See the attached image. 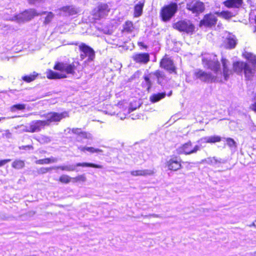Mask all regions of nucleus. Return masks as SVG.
<instances>
[{"mask_svg":"<svg viewBox=\"0 0 256 256\" xmlns=\"http://www.w3.org/2000/svg\"><path fill=\"white\" fill-rule=\"evenodd\" d=\"M202 64L204 67L210 69L214 72V74L207 72L201 70H196L194 72V77L196 79H200L205 82H223V78L227 80L232 72L228 68L230 62L226 58H222V62L223 66V71L221 72L220 64L216 55L212 54L204 56L202 59Z\"/></svg>","mask_w":256,"mask_h":256,"instance_id":"nucleus-1","label":"nucleus"},{"mask_svg":"<svg viewBox=\"0 0 256 256\" xmlns=\"http://www.w3.org/2000/svg\"><path fill=\"white\" fill-rule=\"evenodd\" d=\"M78 166L92 167L98 168H103V166L102 165H98L94 164L88 162H78L76 164H69L67 166H58L52 168H42L38 170V172L40 174H45L51 170L56 168L60 169L62 170H66L68 172H78V170L76 169V167Z\"/></svg>","mask_w":256,"mask_h":256,"instance_id":"nucleus-2","label":"nucleus"},{"mask_svg":"<svg viewBox=\"0 0 256 256\" xmlns=\"http://www.w3.org/2000/svg\"><path fill=\"white\" fill-rule=\"evenodd\" d=\"M46 12H38L34 9H29L12 17L10 18V20L12 21H15L19 24L24 23L31 20L35 16L44 14Z\"/></svg>","mask_w":256,"mask_h":256,"instance_id":"nucleus-3","label":"nucleus"},{"mask_svg":"<svg viewBox=\"0 0 256 256\" xmlns=\"http://www.w3.org/2000/svg\"><path fill=\"white\" fill-rule=\"evenodd\" d=\"M173 28L180 32L192 34L195 30L194 25L190 20H180L173 24Z\"/></svg>","mask_w":256,"mask_h":256,"instance_id":"nucleus-4","label":"nucleus"},{"mask_svg":"<svg viewBox=\"0 0 256 256\" xmlns=\"http://www.w3.org/2000/svg\"><path fill=\"white\" fill-rule=\"evenodd\" d=\"M79 66L80 63L78 61L73 62L72 64L58 62L55 64L54 68L56 70L65 72L68 74H74Z\"/></svg>","mask_w":256,"mask_h":256,"instance_id":"nucleus-5","label":"nucleus"},{"mask_svg":"<svg viewBox=\"0 0 256 256\" xmlns=\"http://www.w3.org/2000/svg\"><path fill=\"white\" fill-rule=\"evenodd\" d=\"M177 10L178 5L176 3H171L163 7L160 12L162 20L164 22L170 20Z\"/></svg>","mask_w":256,"mask_h":256,"instance_id":"nucleus-6","label":"nucleus"},{"mask_svg":"<svg viewBox=\"0 0 256 256\" xmlns=\"http://www.w3.org/2000/svg\"><path fill=\"white\" fill-rule=\"evenodd\" d=\"M68 116V114L66 112L61 113L50 112L41 116V117H44L46 118L44 121L46 126H49L52 122H58L62 118Z\"/></svg>","mask_w":256,"mask_h":256,"instance_id":"nucleus-7","label":"nucleus"},{"mask_svg":"<svg viewBox=\"0 0 256 256\" xmlns=\"http://www.w3.org/2000/svg\"><path fill=\"white\" fill-rule=\"evenodd\" d=\"M46 126L44 120H34L32 121L28 126H24V130L32 133L39 132Z\"/></svg>","mask_w":256,"mask_h":256,"instance_id":"nucleus-8","label":"nucleus"},{"mask_svg":"<svg viewBox=\"0 0 256 256\" xmlns=\"http://www.w3.org/2000/svg\"><path fill=\"white\" fill-rule=\"evenodd\" d=\"M186 8L194 14H199L204 10V6L203 2L196 0H186Z\"/></svg>","mask_w":256,"mask_h":256,"instance_id":"nucleus-9","label":"nucleus"},{"mask_svg":"<svg viewBox=\"0 0 256 256\" xmlns=\"http://www.w3.org/2000/svg\"><path fill=\"white\" fill-rule=\"evenodd\" d=\"M110 11V8L107 4H100L93 10L92 13L94 18L99 20L107 16Z\"/></svg>","mask_w":256,"mask_h":256,"instance_id":"nucleus-10","label":"nucleus"},{"mask_svg":"<svg viewBox=\"0 0 256 256\" xmlns=\"http://www.w3.org/2000/svg\"><path fill=\"white\" fill-rule=\"evenodd\" d=\"M200 148V147L198 145H196L192 148V143L190 142L183 144L178 150V151L179 154L184 153L186 154H190L196 153Z\"/></svg>","mask_w":256,"mask_h":256,"instance_id":"nucleus-11","label":"nucleus"},{"mask_svg":"<svg viewBox=\"0 0 256 256\" xmlns=\"http://www.w3.org/2000/svg\"><path fill=\"white\" fill-rule=\"evenodd\" d=\"M58 14L63 16H71L76 14L80 12L78 8L74 6H63L58 10Z\"/></svg>","mask_w":256,"mask_h":256,"instance_id":"nucleus-12","label":"nucleus"},{"mask_svg":"<svg viewBox=\"0 0 256 256\" xmlns=\"http://www.w3.org/2000/svg\"><path fill=\"white\" fill-rule=\"evenodd\" d=\"M160 66L170 73H176V68L174 64L173 61L166 56H164L160 62Z\"/></svg>","mask_w":256,"mask_h":256,"instance_id":"nucleus-13","label":"nucleus"},{"mask_svg":"<svg viewBox=\"0 0 256 256\" xmlns=\"http://www.w3.org/2000/svg\"><path fill=\"white\" fill-rule=\"evenodd\" d=\"M216 17L214 14H208L206 15L204 18L200 22V26H204L206 27L212 26L216 24Z\"/></svg>","mask_w":256,"mask_h":256,"instance_id":"nucleus-14","label":"nucleus"},{"mask_svg":"<svg viewBox=\"0 0 256 256\" xmlns=\"http://www.w3.org/2000/svg\"><path fill=\"white\" fill-rule=\"evenodd\" d=\"M80 50L84 53L86 56H88V60L92 61L95 58V52L90 46L84 43H82L79 46Z\"/></svg>","mask_w":256,"mask_h":256,"instance_id":"nucleus-15","label":"nucleus"},{"mask_svg":"<svg viewBox=\"0 0 256 256\" xmlns=\"http://www.w3.org/2000/svg\"><path fill=\"white\" fill-rule=\"evenodd\" d=\"M166 166L170 170H177L181 168L180 160L177 157L170 158L167 162Z\"/></svg>","mask_w":256,"mask_h":256,"instance_id":"nucleus-16","label":"nucleus"},{"mask_svg":"<svg viewBox=\"0 0 256 256\" xmlns=\"http://www.w3.org/2000/svg\"><path fill=\"white\" fill-rule=\"evenodd\" d=\"M132 58L137 63L146 64L150 61V56L148 53L135 54L132 56Z\"/></svg>","mask_w":256,"mask_h":256,"instance_id":"nucleus-17","label":"nucleus"},{"mask_svg":"<svg viewBox=\"0 0 256 256\" xmlns=\"http://www.w3.org/2000/svg\"><path fill=\"white\" fill-rule=\"evenodd\" d=\"M224 43L225 48H234L236 44V39L234 36L228 34L226 37Z\"/></svg>","mask_w":256,"mask_h":256,"instance_id":"nucleus-18","label":"nucleus"},{"mask_svg":"<svg viewBox=\"0 0 256 256\" xmlns=\"http://www.w3.org/2000/svg\"><path fill=\"white\" fill-rule=\"evenodd\" d=\"M202 163H206L212 166H216L218 164H224L225 162L224 160L216 156L208 157L202 160Z\"/></svg>","mask_w":256,"mask_h":256,"instance_id":"nucleus-19","label":"nucleus"},{"mask_svg":"<svg viewBox=\"0 0 256 256\" xmlns=\"http://www.w3.org/2000/svg\"><path fill=\"white\" fill-rule=\"evenodd\" d=\"M222 138L218 136H205L201 138L198 140V142L200 144L203 143H215L221 141Z\"/></svg>","mask_w":256,"mask_h":256,"instance_id":"nucleus-20","label":"nucleus"},{"mask_svg":"<svg viewBox=\"0 0 256 256\" xmlns=\"http://www.w3.org/2000/svg\"><path fill=\"white\" fill-rule=\"evenodd\" d=\"M244 72L246 80H250L254 74L255 68L254 66H250L246 63V66L244 69Z\"/></svg>","mask_w":256,"mask_h":256,"instance_id":"nucleus-21","label":"nucleus"},{"mask_svg":"<svg viewBox=\"0 0 256 256\" xmlns=\"http://www.w3.org/2000/svg\"><path fill=\"white\" fill-rule=\"evenodd\" d=\"M144 2L145 0H139L138 3L134 6V16L135 17H138L142 15Z\"/></svg>","mask_w":256,"mask_h":256,"instance_id":"nucleus-22","label":"nucleus"},{"mask_svg":"<svg viewBox=\"0 0 256 256\" xmlns=\"http://www.w3.org/2000/svg\"><path fill=\"white\" fill-rule=\"evenodd\" d=\"M154 172L150 170H132L130 174L133 176H146L152 175Z\"/></svg>","mask_w":256,"mask_h":256,"instance_id":"nucleus-23","label":"nucleus"},{"mask_svg":"<svg viewBox=\"0 0 256 256\" xmlns=\"http://www.w3.org/2000/svg\"><path fill=\"white\" fill-rule=\"evenodd\" d=\"M246 63L242 62H236L233 64L234 71L238 74H241L244 70Z\"/></svg>","mask_w":256,"mask_h":256,"instance_id":"nucleus-24","label":"nucleus"},{"mask_svg":"<svg viewBox=\"0 0 256 256\" xmlns=\"http://www.w3.org/2000/svg\"><path fill=\"white\" fill-rule=\"evenodd\" d=\"M46 76L49 79H56L66 78V76L62 74H60L52 70H48L46 72Z\"/></svg>","mask_w":256,"mask_h":256,"instance_id":"nucleus-25","label":"nucleus"},{"mask_svg":"<svg viewBox=\"0 0 256 256\" xmlns=\"http://www.w3.org/2000/svg\"><path fill=\"white\" fill-rule=\"evenodd\" d=\"M242 4V0H227L224 4L227 7L239 8Z\"/></svg>","mask_w":256,"mask_h":256,"instance_id":"nucleus-26","label":"nucleus"},{"mask_svg":"<svg viewBox=\"0 0 256 256\" xmlns=\"http://www.w3.org/2000/svg\"><path fill=\"white\" fill-rule=\"evenodd\" d=\"M150 74H153L156 76L157 79V82L159 84H162V82L164 80L165 78V74L163 72L157 70L153 72H152Z\"/></svg>","mask_w":256,"mask_h":256,"instance_id":"nucleus-27","label":"nucleus"},{"mask_svg":"<svg viewBox=\"0 0 256 256\" xmlns=\"http://www.w3.org/2000/svg\"><path fill=\"white\" fill-rule=\"evenodd\" d=\"M166 96L165 92L158 93L152 95L150 98V100L152 102L154 103L164 98Z\"/></svg>","mask_w":256,"mask_h":256,"instance_id":"nucleus-28","label":"nucleus"},{"mask_svg":"<svg viewBox=\"0 0 256 256\" xmlns=\"http://www.w3.org/2000/svg\"><path fill=\"white\" fill-rule=\"evenodd\" d=\"M38 76V74L34 72L30 75L24 76L22 77V79L26 82H30L34 80Z\"/></svg>","mask_w":256,"mask_h":256,"instance_id":"nucleus-29","label":"nucleus"},{"mask_svg":"<svg viewBox=\"0 0 256 256\" xmlns=\"http://www.w3.org/2000/svg\"><path fill=\"white\" fill-rule=\"evenodd\" d=\"M133 24L131 22L127 21L124 24V31L127 32H130L134 30Z\"/></svg>","mask_w":256,"mask_h":256,"instance_id":"nucleus-30","label":"nucleus"},{"mask_svg":"<svg viewBox=\"0 0 256 256\" xmlns=\"http://www.w3.org/2000/svg\"><path fill=\"white\" fill-rule=\"evenodd\" d=\"M12 166L16 169H20L24 166V162L22 160H16L12 163Z\"/></svg>","mask_w":256,"mask_h":256,"instance_id":"nucleus-31","label":"nucleus"},{"mask_svg":"<svg viewBox=\"0 0 256 256\" xmlns=\"http://www.w3.org/2000/svg\"><path fill=\"white\" fill-rule=\"evenodd\" d=\"M226 142L228 146L232 150H236L237 147V144L234 140L232 138H226Z\"/></svg>","mask_w":256,"mask_h":256,"instance_id":"nucleus-32","label":"nucleus"},{"mask_svg":"<svg viewBox=\"0 0 256 256\" xmlns=\"http://www.w3.org/2000/svg\"><path fill=\"white\" fill-rule=\"evenodd\" d=\"M26 108L24 104H16L10 107V110L12 112H16V110H24Z\"/></svg>","mask_w":256,"mask_h":256,"instance_id":"nucleus-33","label":"nucleus"},{"mask_svg":"<svg viewBox=\"0 0 256 256\" xmlns=\"http://www.w3.org/2000/svg\"><path fill=\"white\" fill-rule=\"evenodd\" d=\"M246 58L252 64V66L256 64V56L252 53H247Z\"/></svg>","mask_w":256,"mask_h":256,"instance_id":"nucleus-34","label":"nucleus"},{"mask_svg":"<svg viewBox=\"0 0 256 256\" xmlns=\"http://www.w3.org/2000/svg\"><path fill=\"white\" fill-rule=\"evenodd\" d=\"M46 12L45 14H48L45 18V20L44 22L45 24H49L54 17V14L52 12Z\"/></svg>","mask_w":256,"mask_h":256,"instance_id":"nucleus-35","label":"nucleus"},{"mask_svg":"<svg viewBox=\"0 0 256 256\" xmlns=\"http://www.w3.org/2000/svg\"><path fill=\"white\" fill-rule=\"evenodd\" d=\"M71 179L72 180V178L68 176L63 174L60 176L59 180L62 183L68 184L70 182Z\"/></svg>","mask_w":256,"mask_h":256,"instance_id":"nucleus-36","label":"nucleus"},{"mask_svg":"<svg viewBox=\"0 0 256 256\" xmlns=\"http://www.w3.org/2000/svg\"><path fill=\"white\" fill-rule=\"evenodd\" d=\"M144 80L146 82V90L148 92H150V88L152 87V82L150 80V77L148 76H145L144 77Z\"/></svg>","mask_w":256,"mask_h":256,"instance_id":"nucleus-37","label":"nucleus"},{"mask_svg":"<svg viewBox=\"0 0 256 256\" xmlns=\"http://www.w3.org/2000/svg\"><path fill=\"white\" fill-rule=\"evenodd\" d=\"M72 180H74V182H85L86 180V177L84 174L79 175L76 178H72Z\"/></svg>","mask_w":256,"mask_h":256,"instance_id":"nucleus-38","label":"nucleus"},{"mask_svg":"<svg viewBox=\"0 0 256 256\" xmlns=\"http://www.w3.org/2000/svg\"><path fill=\"white\" fill-rule=\"evenodd\" d=\"M79 136L82 138H86V139L92 140V134H90L89 132H81Z\"/></svg>","mask_w":256,"mask_h":256,"instance_id":"nucleus-39","label":"nucleus"},{"mask_svg":"<svg viewBox=\"0 0 256 256\" xmlns=\"http://www.w3.org/2000/svg\"><path fill=\"white\" fill-rule=\"evenodd\" d=\"M222 16L225 18H230L234 16V14L230 12H222Z\"/></svg>","mask_w":256,"mask_h":256,"instance_id":"nucleus-40","label":"nucleus"},{"mask_svg":"<svg viewBox=\"0 0 256 256\" xmlns=\"http://www.w3.org/2000/svg\"><path fill=\"white\" fill-rule=\"evenodd\" d=\"M86 150L91 152V153H94V152H102V150L98 148H95L93 147H87L86 148Z\"/></svg>","mask_w":256,"mask_h":256,"instance_id":"nucleus-41","label":"nucleus"},{"mask_svg":"<svg viewBox=\"0 0 256 256\" xmlns=\"http://www.w3.org/2000/svg\"><path fill=\"white\" fill-rule=\"evenodd\" d=\"M48 158H44V159H40L39 160H38L36 162V164H48Z\"/></svg>","mask_w":256,"mask_h":256,"instance_id":"nucleus-42","label":"nucleus"},{"mask_svg":"<svg viewBox=\"0 0 256 256\" xmlns=\"http://www.w3.org/2000/svg\"><path fill=\"white\" fill-rule=\"evenodd\" d=\"M70 130H72V132L73 134H78V136H80V134L81 132H82L81 129L78 128H73L72 130L70 129Z\"/></svg>","mask_w":256,"mask_h":256,"instance_id":"nucleus-43","label":"nucleus"},{"mask_svg":"<svg viewBox=\"0 0 256 256\" xmlns=\"http://www.w3.org/2000/svg\"><path fill=\"white\" fill-rule=\"evenodd\" d=\"M11 160L10 159H6L0 160V167L4 166L6 163L10 162Z\"/></svg>","mask_w":256,"mask_h":256,"instance_id":"nucleus-44","label":"nucleus"},{"mask_svg":"<svg viewBox=\"0 0 256 256\" xmlns=\"http://www.w3.org/2000/svg\"><path fill=\"white\" fill-rule=\"evenodd\" d=\"M48 158V160H49L48 161V164H50V163H54V162H58V160L57 158H54V157H50V158Z\"/></svg>","mask_w":256,"mask_h":256,"instance_id":"nucleus-45","label":"nucleus"},{"mask_svg":"<svg viewBox=\"0 0 256 256\" xmlns=\"http://www.w3.org/2000/svg\"><path fill=\"white\" fill-rule=\"evenodd\" d=\"M44 0H28V2L30 4H36L43 2Z\"/></svg>","mask_w":256,"mask_h":256,"instance_id":"nucleus-46","label":"nucleus"},{"mask_svg":"<svg viewBox=\"0 0 256 256\" xmlns=\"http://www.w3.org/2000/svg\"><path fill=\"white\" fill-rule=\"evenodd\" d=\"M250 108L256 112V101H255L254 104H252Z\"/></svg>","mask_w":256,"mask_h":256,"instance_id":"nucleus-47","label":"nucleus"},{"mask_svg":"<svg viewBox=\"0 0 256 256\" xmlns=\"http://www.w3.org/2000/svg\"><path fill=\"white\" fill-rule=\"evenodd\" d=\"M138 45L139 46L143 47L144 48H148V46L144 44L142 42H138Z\"/></svg>","mask_w":256,"mask_h":256,"instance_id":"nucleus-48","label":"nucleus"},{"mask_svg":"<svg viewBox=\"0 0 256 256\" xmlns=\"http://www.w3.org/2000/svg\"><path fill=\"white\" fill-rule=\"evenodd\" d=\"M248 226H249L250 228H251L252 226H254V228H256V220L252 224L248 225Z\"/></svg>","mask_w":256,"mask_h":256,"instance_id":"nucleus-49","label":"nucleus"},{"mask_svg":"<svg viewBox=\"0 0 256 256\" xmlns=\"http://www.w3.org/2000/svg\"><path fill=\"white\" fill-rule=\"evenodd\" d=\"M86 146H80L78 147V149L82 152H84L85 150H86Z\"/></svg>","mask_w":256,"mask_h":256,"instance_id":"nucleus-50","label":"nucleus"},{"mask_svg":"<svg viewBox=\"0 0 256 256\" xmlns=\"http://www.w3.org/2000/svg\"><path fill=\"white\" fill-rule=\"evenodd\" d=\"M136 109V108H134V107H132V106H130L128 109V112H131L132 111H134V110H135Z\"/></svg>","mask_w":256,"mask_h":256,"instance_id":"nucleus-51","label":"nucleus"},{"mask_svg":"<svg viewBox=\"0 0 256 256\" xmlns=\"http://www.w3.org/2000/svg\"><path fill=\"white\" fill-rule=\"evenodd\" d=\"M80 58H81L82 60H83V59H84V58L85 57H86V54L84 53L83 54H80Z\"/></svg>","mask_w":256,"mask_h":256,"instance_id":"nucleus-52","label":"nucleus"},{"mask_svg":"<svg viewBox=\"0 0 256 256\" xmlns=\"http://www.w3.org/2000/svg\"><path fill=\"white\" fill-rule=\"evenodd\" d=\"M153 217H155V218H160V216L158 214H152L151 215Z\"/></svg>","mask_w":256,"mask_h":256,"instance_id":"nucleus-53","label":"nucleus"},{"mask_svg":"<svg viewBox=\"0 0 256 256\" xmlns=\"http://www.w3.org/2000/svg\"><path fill=\"white\" fill-rule=\"evenodd\" d=\"M22 148L24 149L25 148H32V146H22Z\"/></svg>","mask_w":256,"mask_h":256,"instance_id":"nucleus-54","label":"nucleus"},{"mask_svg":"<svg viewBox=\"0 0 256 256\" xmlns=\"http://www.w3.org/2000/svg\"><path fill=\"white\" fill-rule=\"evenodd\" d=\"M256 130V126H253L252 127V130L253 131V130Z\"/></svg>","mask_w":256,"mask_h":256,"instance_id":"nucleus-55","label":"nucleus"},{"mask_svg":"<svg viewBox=\"0 0 256 256\" xmlns=\"http://www.w3.org/2000/svg\"><path fill=\"white\" fill-rule=\"evenodd\" d=\"M172 91H170L168 94V96H170L172 95Z\"/></svg>","mask_w":256,"mask_h":256,"instance_id":"nucleus-56","label":"nucleus"},{"mask_svg":"<svg viewBox=\"0 0 256 256\" xmlns=\"http://www.w3.org/2000/svg\"><path fill=\"white\" fill-rule=\"evenodd\" d=\"M46 138L48 140V142H50V138H48V137H46Z\"/></svg>","mask_w":256,"mask_h":256,"instance_id":"nucleus-57","label":"nucleus"},{"mask_svg":"<svg viewBox=\"0 0 256 256\" xmlns=\"http://www.w3.org/2000/svg\"><path fill=\"white\" fill-rule=\"evenodd\" d=\"M254 255L256 256V251L254 252Z\"/></svg>","mask_w":256,"mask_h":256,"instance_id":"nucleus-58","label":"nucleus"}]
</instances>
